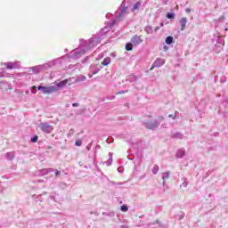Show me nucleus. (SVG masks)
Here are the masks:
<instances>
[{"mask_svg":"<svg viewBox=\"0 0 228 228\" xmlns=\"http://www.w3.org/2000/svg\"><path fill=\"white\" fill-rule=\"evenodd\" d=\"M40 67H42V70H44V69L45 70H47V69H51V66H49V62L40 65Z\"/></svg>","mask_w":228,"mask_h":228,"instance_id":"nucleus-30","label":"nucleus"},{"mask_svg":"<svg viewBox=\"0 0 228 228\" xmlns=\"http://www.w3.org/2000/svg\"><path fill=\"white\" fill-rule=\"evenodd\" d=\"M58 61H60V59L51 61L48 62V65L50 67H54V65H56V63H58Z\"/></svg>","mask_w":228,"mask_h":228,"instance_id":"nucleus-25","label":"nucleus"},{"mask_svg":"<svg viewBox=\"0 0 228 228\" xmlns=\"http://www.w3.org/2000/svg\"><path fill=\"white\" fill-rule=\"evenodd\" d=\"M111 63V58L110 57H106L102 61V65L103 67H106L107 65H110Z\"/></svg>","mask_w":228,"mask_h":228,"instance_id":"nucleus-18","label":"nucleus"},{"mask_svg":"<svg viewBox=\"0 0 228 228\" xmlns=\"http://www.w3.org/2000/svg\"><path fill=\"white\" fill-rule=\"evenodd\" d=\"M126 93H127V91H119V92H118V95H120V94H126Z\"/></svg>","mask_w":228,"mask_h":228,"instance_id":"nucleus-38","label":"nucleus"},{"mask_svg":"<svg viewBox=\"0 0 228 228\" xmlns=\"http://www.w3.org/2000/svg\"><path fill=\"white\" fill-rule=\"evenodd\" d=\"M163 120H165V118H163V116H159L157 119L153 121L143 122V126L144 127H146V129L156 131V129L159 127V125L161 124V122H163Z\"/></svg>","mask_w":228,"mask_h":228,"instance_id":"nucleus-3","label":"nucleus"},{"mask_svg":"<svg viewBox=\"0 0 228 228\" xmlns=\"http://www.w3.org/2000/svg\"><path fill=\"white\" fill-rule=\"evenodd\" d=\"M90 149H92V144H88V145L86 146V150H87V151H90Z\"/></svg>","mask_w":228,"mask_h":228,"instance_id":"nucleus-40","label":"nucleus"},{"mask_svg":"<svg viewBox=\"0 0 228 228\" xmlns=\"http://www.w3.org/2000/svg\"><path fill=\"white\" fill-rule=\"evenodd\" d=\"M77 106H79V103H73V104H72V107H73V108H77Z\"/></svg>","mask_w":228,"mask_h":228,"instance_id":"nucleus-39","label":"nucleus"},{"mask_svg":"<svg viewBox=\"0 0 228 228\" xmlns=\"http://www.w3.org/2000/svg\"><path fill=\"white\" fill-rule=\"evenodd\" d=\"M101 40H102V37H92L88 41H85L83 39H80V45L83 47L82 50L76 49L70 53L71 58H74L75 60H77L78 58H81L86 51H90L92 47H95L97 44H101Z\"/></svg>","mask_w":228,"mask_h":228,"instance_id":"nucleus-1","label":"nucleus"},{"mask_svg":"<svg viewBox=\"0 0 228 228\" xmlns=\"http://www.w3.org/2000/svg\"><path fill=\"white\" fill-rule=\"evenodd\" d=\"M126 15H127V6H126V3L122 2L118 12H116V20H112L110 28H113V25L117 24V20H124Z\"/></svg>","mask_w":228,"mask_h":228,"instance_id":"nucleus-2","label":"nucleus"},{"mask_svg":"<svg viewBox=\"0 0 228 228\" xmlns=\"http://www.w3.org/2000/svg\"><path fill=\"white\" fill-rule=\"evenodd\" d=\"M109 156H110L109 159L105 162L107 167H110L111 163H113V153L110 152Z\"/></svg>","mask_w":228,"mask_h":228,"instance_id":"nucleus-20","label":"nucleus"},{"mask_svg":"<svg viewBox=\"0 0 228 228\" xmlns=\"http://www.w3.org/2000/svg\"><path fill=\"white\" fill-rule=\"evenodd\" d=\"M65 51L67 52V51H69V50L66 49Z\"/></svg>","mask_w":228,"mask_h":228,"instance_id":"nucleus-55","label":"nucleus"},{"mask_svg":"<svg viewBox=\"0 0 228 228\" xmlns=\"http://www.w3.org/2000/svg\"><path fill=\"white\" fill-rule=\"evenodd\" d=\"M30 142H32V143H37V142H38V135H35L30 139Z\"/></svg>","mask_w":228,"mask_h":228,"instance_id":"nucleus-32","label":"nucleus"},{"mask_svg":"<svg viewBox=\"0 0 228 228\" xmlns=\"http://www.w3.org/2000/svg\"><path fill=\"white\" fill-rule=\"evenodd\" d=\"M101 69H102V67H99V66H91V72L92 75L89 77H92L93 76H95V74H97L99 72V70H101Z\"/></svg>","mask_w":228,"mask_h":228,"instance_id":"nucleus-11","label":"nucleus"},{"mask_svg":"<svg viewBox=\"0 0 228 228\" xmlns=\"http://www.w3.org/2000/svg\"><path fill=\"white\" fill-rule=\"evenodd\" d=\"M225 31H228V28H225Z\"/></svg>","mask_w":228,"mask_h":228,"instance_id":"nucleus-53","label":"nucleus"},{"mask_svg":"<svg viewBox=\"0 0 228 228\" xmlns=\"http://www.w3.org/2000/svg\"><path fill=\"white\" fill-rule=\"evenodd\" d=\"M152 174L156 175L158 172H159V167L158 165H154V167L151 169Z\"/></svg>","mask_w":228,"mask_h":228,"instance_id":"nucleus-24","label":"nucleus"},{"mask_svg":"<svg viewBox=\"0 0 228 228\" xmlns=\"http://www.w3.org/2000/svg\"><path fill=\"white\" fill-rule=\"evenodd\" d=\"M82 143L83 142L81 141H76L75 142V145H77V147H81Z\"/></svg>","mask_w":228,"mask_h":228,"instance_id":"nucleus-36","label":"nucleus"},{"mask_svg":"<svg viewBox=\"0 0 228 228\" xmlns=\"http://www.w3.org/2000/svg\"><path fill=\"white\" fill-rule=\"evenodd\" d=\"M42 175H47V174H51V172H54L53 168H44L41 171Z\"/></svg>","mask_w":228,"mask_h":228,"instance_id":"nucleus-15","label":"nucleus"},{"mask_svg":"<svg viewBox=\"0 0 228 228\" xmlns=\"http://www.w3.org/2000/svg\"><path fill=\"white\" fill-rule=\"evenodd\" d=\"M119 186H122V184H124V183H118Z\"/></svg>","mask_w":228,"mask_h":228,"instance_id":"nucleus-48","label":"nucleus"},{"mask_svg":"<svg viewBox=\"0 0 228 228\" xmlns=\"http://www.w3.org/2000/svg\"><path fill=\"white\" fill-rule=\"evenodd\" d=\"M39 127L43 133H46V134H51L53 133L54 127L49 123H40Z\"/></svg>","mask_w":228,"mask_h":228,"instance_id":"nucleus-5","label":"nucleus"},{"mask_svg":"<svg viewBox=\"0 0 228 228\" xmlns=\"http://www.w3.org/2000/svg\"><path fill=\"white\" fill-rule=\"evenodd\" d=\"M112 56H115V54L112 53Z\"/></svg>","mask_w":228,"mask_h":228,"instance_id":"nucleus-54","label":"nucleus"},{"mask_svg":"<svg viewBox=\"0 0 228 228\" xmlns=\"http://www.w3.org/2000/svg\"><path fill=\"white\" fill-rule=\"evenodd\" d=\"M120 209H121V211H122L123 213H126V212H127V211L129 210V208H127V205H122V206L120 207Z\"/></svg>","mask_w":228,"mask_h":228,"instance_id":"nucleus-27","label":"nucleus"},{"mask_svg":"<svg viewBox=\"0 0 228 228\" xmlns=\"http://www.w3.org/2000/svg\"><path fill=\"white\" fill-rule=\"evenodd\" d=\"M140 6H142V1L136 2L132 7V12H135V10H140Z\"/></svg>","mask_w":228,"mask_h":228,"instance_id":"nucleus-16","label":"nucleus"},{"mask_svg":"<svg viewBox=\"0 0 228 228\" xmlns=\"http://www.w3.org/2000/svg\"><path fill=\"white\" fill-rule=\"evenodd\" d=\"M144 31L147 33V35H152L154 28H152V26H146L144 28Z\"/></svg>","mask_w":228,"mask_h":228,"instance_id":"nucleus-17","label":"nucleus"},{"mask_svg":"<svg viewBox=\"0 0 228 228\" xmlns=\"http://www.w3.org/2000/svg\"><path fill=\"white\" fill-rule=\"evenodd\" d=\"M177 115H179V112L175 111V115L169 114V115H168V118H173V120H175V118H177Z\"/></svg>","mask_w":228,"mask_h":228,"instance_id":"nucleus-29","label":"nucleus"},{"mask_svg":"<svg viewBox=\"0 0 228 228\" xmlns=\"http://www.w3.org/2000/svg\"><path fill=\"white\" fill-rule=\"evenodd\" d=\"M133 46H134V45H133L132 42L127 43V44L126 45V46H125L126 51H133Z\"/></svg>","mask_w":228,"mask_h":228,"instance_id":"nucleus-23","label":"nucleus"},{"mask_svg":"<svg viewBox=\"0 0 228 228\" xmlns=\"http://www.w3.org/2000/svg\"><path fill=\"white\" fill-rule=\"evenodd\" d=\"M162 65H165V59H157L152 67L151 68V70H152L154 69V67H157V68H159V67H162Z\"/></svg>","mask_w":228,"mask_h":228,"instance_id":"nucleus-8","label":"nucleus"},{"mask_svg":"<svg viewBox=\"0 0 228 228\" xmlns=\"http://www.w3.org/2000/svg\"><path fill=\"white\" fill-rule=\"evenodd\" d=\"M69 83L68 79L62 80V81H55V85L57 86V88H63L64 86H67V84Z\"/></svg>","mask_w":228,"mask_h":228,"instance_id":"nucleus-13","label":"nucleus"},{"mask_svg":"<svg viewBox=\"0 0 228 228\" xmlns=\"http://www.w3.org/2000/svg\"><path fill=\"white\" fill-rule=\"evenodd\" d=\"M219 48H220L219 51H217L216 53H220V51H222V45H220Z\"/></svg>","mask_w":228,"mask_h":228,"instance_id":"nucleus-46","label":"nucleus"},{"mask_svg":"<svg viewBox=\"0 0 228 228\" xmlns=\"http://www.w3.org/2000/svg\"><path fill=\"white\" fill-rule=\"evenodd\" d=\"M7 69H9L10 70L13 69H19V67H20V62L19 61H9L5 63Z\"/></svg>","mask_w":228,"mask_h":228,"instance_id":"nucleus-7","label":"nucleus"},{"mask_svg":"<svg viewBox=\"0 0 228 228\" xmlns=\"http://www.w3.org/2000/svg\"><path fill=\"white\" fill-rule=\"evenodd\" d=\"M185 12H186V13H190V12H191V9L187 8V9H185Z\"/></svg>","mask_w":228,"mask_h":228,"instance_id":"nucleus-42","label":"nucleus"},{"mask_svg":"<svg viewBox=\"0 0 228 228\" xmlns=\"http://www.w3.org/2000/svg\"><path fill=\"white\" fill-rule=\"evenodd\" d=\"M6 159L9 161L13 160V158H15V153L14 152H7L5 155Z\"/></svg>","mask_w":228,"mask_h":228,"instance_id":"nucleus-19","label":"nucleus"},{"mask_svg":"<svg viewBox=\"0 0 228 228\" xmlns=\"http://www.w3.org/2000/svg\"><path fill=\"white\" fill-rule=\"evenodd\" d=\"M185 155H186V151L184 149H180V150H177L175 153V158L181 159L184 158Z\"/></svg>","mask_w":228,"mask_h":228,"instance_id":"nucleus-10","label":"nucleus"},{"mask_svg":"<svg viewBox=\"0 0 228 228\" xmlns=\"http://www.w3.org/2000/svg\"><path fill=\"white\" fill-rule=\"evenodd\" d=\"M111 184H117V183H115V182H111Z\"/></svg>","mask_w":228,"mask_h":228,"instance_id":"nucleus-50","label":"nucleus"},{"mask_svg":"<svg viewBox=\"0 0 228 228\" xmlns=\"http://www.w3.org/2000/svg\"><path fill=\"white\" fill-rule=\"evenodd\" d=\"M168 177H170V172L167 171V172H166V173L163 174L162 179H163V181H164V182H163L164 183H165V180H166V179H168Z\"/></svg>","mask_w":228,"mask_h":228,"instance_id":"nucleus-26","label":"nucleus"},{"mask_svg":"<svg viewBox=\"0 0 228 228\" xmlns=\"http://www.w3.org/2000/svg\"><path fill=\"white\" fill-rule=\"evenodd\" d=\"M53 172H55V177H60V175H61V172L59 171L58 169H54Z\"/></svg>","mask_w":228,"mask_h":228,"instance_id":"nucleus-33","label":"nucleus"},{"mask_svg":"<svg viewBox=\"0 0 228 228\" xmlns=\"http://www.w3.org/2000/svg\"><path fill=\"white\" fill-rule=\"evenodd\" d=\"M225 102H228V101H225Z\"/></svg>","mask_w":228,"mask_h":228,"instance_id":"nucleus-56","label":"nucleus"},{"mask_svg":"<svg viewBox=\"0 0 228 228\" xmlns=\"http://www.w3.org/2000/svg\"><path fill=\"white\" fill-rule=\"evenodd\" d=\"M120 228H129V226L126 225V224H123V225L120 226Z\"/></svg>","mask_w":228,"mask_h":228,"instance_id":"nucleus-43","label":"nucleus"},{"mask_svg":"<svg viewBox=\"0 0 228 228\" xmlns=\"http://www.w3.org/2000/svg\"><path fill=\"white\" fill-rule=\"evenodd\" d=\"M31 94H37V86H32L31 88Z\"/></svg>","mask_w":228,"mask_h":228,"instance_id":"nucleus-37","label":"nucleus"},{"mask_svg":"<svg viewBox=\"0 0 228 228\" xmlns=\"http://www.w3.org/2000/svg\"><path fill=\"white\" fill-rule=\"evenodd\" d=\"M188 23V19L186 18H182L180 20V24H181V31H184V28H186V24Z\"/></svg>","mask_w":228,"mask_h":228,"instance_id":"nucleus-14","label":"nucleus"},{"mask_svg":"<svg viewBox=\"0 0 228 228\" xmlns=\"http://www.w3.org/2000/svg\"><path fill=\"white\" fill-rule=\"evenodd\" d=\"M182 186H183V188H186L188 186V182L186 181V179L183 180Z\"/></svg>","mask_w":228,"mask_h":228,"instance_id":"nucleus-35","label":"nucleus"},{"mask_svg":"<svg viewBox=\"0 0 228 228\" xmlns=\"http://www.w3.org/2000/svg\"><path fill=\"white\" fill-rule=\"evenodd\" d=\"M37 90H40L42 94H54V92H58V89L54 86H37Z\"/></svg>","mask_w":228,"mask_h":228,"instance_id":"nucleus-4","label":"nucleus"},{"mask_svg":"<svg viewBox=\"0 0 228 228\" xmlns=\"http://www.w3.org/2000/svg\"><path fill=\"white\" fill-rule=\"evenodd\" d=\"M167 19H175V13H174V12H167Z\"/></svg>","mask_w":228,"mask_h":228,"instance_id":"nucleus-28","label":"nucleus"},{"mask_svg":"<svg viewBox=\"0 0 228 228\" xmlns=\"http://www.w3.org/2000/svg\"><path fill=\"white\" fill-rule=\"evenodd\" d=\"M131 42H132L134 47H136L137 45H140V44H142V42H143V39H142V37H141V36L134 35V36L131 38Z\"/></svg>","mask_w":228,"mask_h":228,"instance_id":"nucleus-6","label":"nucleus"},{"mask_svg":"<svg viewBox=\"0 0 228 228\" xmlns=\"http://www.w3.org/2000/svg\"><path fill=\"white\" fill-rule=\"evenodd\" d=\"M225 79H224V78H222L221 80H220V83H225Z\"/></svg>","mask_w":228,"mask_h":228,"instance_id":"nucleus-44","label":"nucleus"},{"mask_svg":"<svg viewBox=\"0 0 228 228\" xmlns=\"http://www.w3.org/2000/svg\"><path fill=\"white\" fill-rule=\"evenodd\" d=\"M82 81H86V76H79L77 77L75 83H81Z\"/></svg>","mask_w":228,"mask_h":228,"instance_id":"nucleus-21","label":"nucleus"},{"mask_svg":"<svg viewBox=\"0 0 228 228\" xmlns=\"http://www.w3.org/2000/svg\"><path fill=\"white\" fill-rule=\"evenodd\" d=\"M162 1H163L164 4H168V2H169L170 0H162Z\"/></svg>","mask_w":228,"mask_h":228,"instance_id":"nucleus-41","label":"nucleus"},{"mask_svg":"<svg viewBox=\"0 0 228 228\" xmlns=\"http://www.w3.org/2000/svg\"><path fill=\"white\" fill-rule=\"evenodd\" d=\"M173 43H174V37H172V36H168L166 38V44H167V45H170V44H173Z\"/></svg>","mask_w":228,"mask_h":228,"instance_id":"nucleus-22","label":"nucleus"},{"mask_svg":"<svg viewBox=\"0 0 228 228\" xmlns=\"http://www.w3.org/2000/svg\"><path fill=\"white\" fill-rule=\"evenodd\" d=\"M60 184H63L65 186V183H61Z\"/></svg>","mask_w":228,"mask_h":228,"instance_id":"nucleus-52","label":"nucleus"},{"mask_svg":"<svg viewBox=\"0 0 228 228\" xmlns=\"http://www.w3.org/2000/svg\"><path fill=\"white\" fill-rule=\"evenodd\" d=\"M160 26L163 27V26H165V24L162 22V23H160Z\"/></svg>","mask_w":228,"mask_h":228,"instance_id":"nucleus-49","label":"nucleus"},{"mask_svg":"<svg viewBox=\"0 0 228 228\" xmlns=\"http://www.w3.org/2000/svg\"><path fill=\"white\" fill-rule=\"evenodd\" d=\"M29 69V74H39V72L42 70V66L38 65L36 67H31Z\"/></svg>","mask_w":228,"mask_h":228,"instance_id":"nucleus-9","label":"nucleus"},{"mask_svg":"<svg viewBox=\"0 0 228 228\" xmlns=\"http://www.w3.org/2000/svg\"><path fill=\"white\" fill-rule=\"evenodd\" d=\"M155 31H159V27L155 28Z\"/></svg>","mask_w":228,"mask_h":228,"instance_id":"nucleus-45","label":"nucleus"},{"mask_svg":"<svg viewBox=\"0 0 228 228\" xmlns=\"http://www.w3.org/2000/svg\"><path fill=\"white\" fill-rule=\"evenodd\" d=\"M96 149H101V146L100 145H96Z\"/></svg>","mask_w":228,"mask_h":228,"instance_id":"nucleus-47","label":"nucleus"},{"mask_svg":"<svg viewBox=\"0 0 228 228\" xmlns=\"http://www.w3.org/2000/svg\"><path fill=\"white\" fill-rule=\"evenodd\" d=\"M43 195H47V192H44Z\"/></svg>","mask_w":228,"mask_h":228,"instance_id":"nucleus-51","label":"nucleus"},{"mask_svg":"<svg viewBox=\"0 0 228 228\" xmlns=\"http://www.w3.org/2000/svg\"><path fill=\"white\" fill-rule=\"evenodd\" d=\"M128 81H130V83H136V81H138V77L132 76V77L128 79Z\"/></svg>","mask_w":228,"mask_h":228,"instance_id":"nucleus-31","label":"nucleus"},{"mask_svg":"<svg viewBox=\"0 0 228 228\" xmlns=\"http://www.w3.org/2000/svg\"><path fill=\"white\" fill-rule=\"evenodd\" d=\"M225 20V16H221L218 20H216V22H224Z\"/></svg>","mask_w":228,"mask_h":228,"instance_id":"nucleus-34","label":"nucleus"},{"mask_svg":"<svg viewBox=\"0 0 228 228\" xmlns=\"http://www.w3.org/2000/svg\"><path fill=\"white\" fill-rule=\"evenodd\" d=\"M171 138H175V140H183V138H184V134L181 132H176L171 134Z\"/></svg>","mask_w":228,"mask_h":228,"instance_id":"nucleus-12","label":"nucleus"}]
</instances>
